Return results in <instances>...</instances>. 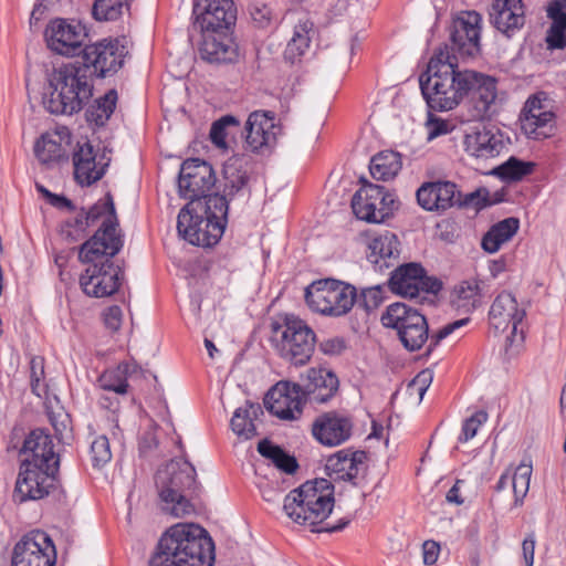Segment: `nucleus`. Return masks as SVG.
Wrapping results in <instances>:
<instances>
[{"label": "nucleus", "mask_w": 566, "mask_h": 566, "mask_svg": "<svg viewBox=\"0 0 566 566\" xmlns=\"http://www.w3.org/2000/svg\"><path fill=\"white\" fill-rule=\"evenodd\" d=\"M250 176L242 166L240 158L232 157L228 159L222 169V179L219 184L217 193L224 198L226 206L235 198L249 199L251 189L249 186Z\"/></svg>", "instance_id": "nucleus-30"}, {"label": "nucleus", "mask_w": 566, "mask_h": 566, "mask_svg": "<svg viewBox=\"0 0 566 566\" xmlns=\"http://www.w3.org/2000/svg\"><path fill=\"white\" fill-rule=\"evenodd\" d=\"M428 138L433 139L438 136L446 135L451 130L449 122L430 116L428 122Z\"/></svg>", "instance_id": "nucleus-60"}, {"label": "nucleus", "mask_w": 566, "mask_h": 566, "mask_svg": "<svg viewBox=\"0 0 566 566\" xmlns=\"http://www.w3.org/2000/svg\"><path fill=\"white\" fill-rule=\"evenodd\" d=\"M155 485L163 511L176 518L193 512L188 493L196 490V470L190 462L171 460L156 472Z\"/></svg>", "instance_id": "nucleus-7"}, {"label": "nucleus", "mask_w": 566, "mask_h": 566, "mask_svg": "<svg viewBox=\"0 0 566 566\" xmlns=\"http://www.w3.org/2000/svg\"><path fill=\"white\" fill-rule=\"evenodd\" d=\"M249 13L254 25L259 29H266L276 23L277 15L272 9L262 2H253L249 6Z\"/></svg>", "instance_id": "nucleus-49"}, {"label": "nucleus", "mask_w": 566, "mask_h": 566, "mask_svg": "<svg viewBox=\"0 0 566 566\" xmlns=\"http://www.w3.org/2000/svg\"><path fill=\"white\" fill-rule=\"evenodd\" d=\"M442 287V283L437 277L426 275V271L423 270V274H421V280H419L418 284V298L423 300L424 296L422 294L438 293Z\"/></svg>", "instance_id": "nucleus-57"}, {"label": "nucleus", "mask_w": 566, "mask_h": 566, "mask_svg": "<svg viewBox=\"0 0 566 566\" xmlns=\"http://www.w3.org/2000/svg\"><path fill=\"white\" fill-rule=\"evenodd\" d=\"M85 25L81 22L65 19L52 20L44 32L48 46L62 55H76L87 38Z\"/></svg>", "instance_id": "nucleus-19"}, {"label": "nucleus", "mask_w": 566, "mask_h": 566, "mask_svg": "<svg viewBox=\"0 0 566 566\" xmlns=\"http://www.w3.org/2000/svg\"><path fill=\"white\" fill-rule=\"evenodd\" d=\"M193 25L201 33L229 32L237 21L232 0H197L193 4Z\"/></svg>", "instance_id": "nucleus-16"}, {"label": "nucleus", "mask_w": 566, "mask_h": 566, "mask_svg": "<svg viewBox=\"0 0 566 566\" xmlns=\"http://www.w3.org/2000/svg\"><path fill=\"white\" fill-rule=\"evenodd\" d=\"M544 102L543 93L530 96L520 115L523 133L535 140L548 138L555 128V114Z\"/></svg>", "instance_id": "nucleus-20"}, {"label": "nucleus", "mask_w": 566, "mask_h": 566, "mask_svg": "<svg viewBox=\"0 0 566 566\" xmlns=\"http://www.w3.org/2000/svg\"><path fill=\"white\" fill-rule=\"evenodd\" d=\"M53 448L50 434L43 429L32 430L24 439L20 450L21 464H27V461H29L30 465L59 471L60 460Z\"/></svg>", "instance_id": "nucleus-27"}, {"label": "nucleus", "mask_w": 566, "mask_h": 566, "mask_svg": "<svg viewBox=\"0 0 566 566\" xmlns=\"http://www.w3.org/2000/svg\"><path fill=\"white\" fill-rule=\"evenodd\" d=\"M270 327V343L280 358L296 367L310 363L315 350L316 334L305 321L286 314L273 321Z\"/></svg>", "instance_id": "nucleus-8"}, {"label": "nucleus", "mask_w": 566, "mask_h": 566, "mask_svg": "<svg viewBox=\"0 0 566 566\" xmlns=\"http://www.w3.org/2000/svg\"><path fill=\"white\" fill-rule=\"evenodd\" d=\"M491 24L507 39L513 38L525 24L522 0H494L489 10Z\"/></svg>", "instance_id": "nucleus-29"}, {"label": "nucleus", "mask_w": 566, "mask_h": 566, "mask_svg": "<svg viewBox=\"0 0 566 566\" xmlns=\"http://www.w3.org/2000/svg\"><path fill=\"white\" fill-rule=\"evenodd\" d=\"M230 125H239V122L235 119V117L230 115L223 116L212 124L210 129V139L212 144H214L218 148L227 147V127Z\"/></svg>", "instance_id": "nucleus-52"}, {"label": "nucleus", "mask_w": 566, "mask_h": 566, "mask_svg": "<svg viewBox=\"0 0 566 566\" xmlns=\"http://www.w3.org/2000/svg\"><path fill=\"white\" fill-rule=\"evenodd\" d=\"M112 459L109 441L106 436L96 437L90 448V461L93 468H102Z\"/></svg>", "instance_id": "nucleus-48"}, {"label": "nucleus", "mask_w": 566, "mask_h": 566, "mask_svg": "<svg viewBox=\"0 0 566 566\" xmlns=\"http://www.w3.org/2000/svg\"><path fill=\"white\" fill-rule=\"evenodd\" d=\"M481 15L475 11L461 12L453 19L450 27V41L452 43L449 52L455 56H475L480 53L481 45ZM449 48L446 45L442 50Z\"/></svg>", "instance_id": "nucleus-18"}, {"label": "nucleus", "mask_w": 566, "mask_h": 566, "mask_svg": "<svg viewBox=\"0 0 566 566\" xmlns=\"http://www.w3.org/2000/svg\"><path fill=\"white\" fill-rule=\"evenodd\" d=\"M105 326L112 331L117 332L122 326L123 311L119 306L113 305L107 307L103 313Z\"/></svg>", "instance_id": "nucleus-55"}, {"label": "nucleus", "mask_w": 566, "mask_h": 566, "mask_svg": "<svg viewBox=\"0 0 566 566\" xmlns=\"http://www.w3.org/2000/svg\"><path fill=\"white\" fill-rule=\"evenodd\" d=\"M488 419V413L484 411H478L472 415L469 419H467L462 426V433L459 436L460 442H467L472 439L480 426L485 422Z\"/></svg>", "instance_id": "nucleus-53"}, {"label": "nucleus", "mask_w": 566, "mask_h": 566, "mask_svg": "<svg viewBox=\"0 0 566 566\" xmlns=\"http://www.w3.org/2000/svg\"><path fill=\"white\" fill-rule=\"evenodd\" d=\"M130 369V364L122 363L116 368L104 371L98 379L101 388L119 395L126 394L128 389L127 376Z\"/></svg>", "instance_id": "nucleus-44"}, {"label": "nucleus", "mask_w": 566, "mask_h": 566, "mask_svg": "<svg viewBox=\"0 0 566 566\" xmlns=\"http://www.w3.org/2000/svg\"><path fill=\"white\" fill-rule=\"evenodd\" d=\"M335 486L331 480L306 481L285 497V514L300 525L317 526L324 523L335 507Z\"/></svg>", "instance_id": "nucleus-6"}, {"label": "nucleus", "mask_w": 566, "mask_h": 566, "mask_svg": "<svg viewBox=\"0 0 566 566\" xmlns=\"http://www.w3.org/2000/svg\"><path fill=\"white\" fill-rule=\"evenodd\" d=\"M384 301V287L375 285L363 289L359 297L356 295V303L367 312L377 308Z\"/></svg>", "instance_id": "nucleus-50"}, {"label": "nucleus", "mask_w": 566, "mask_h": 566, "mask_svg": "<svg viewBox=\"0 0 566 566\" xmlns=\"http://www.w3.org/2000/svg\"><path fill=\"white\" fill-rule=\"evenodd\" d=\"M463 202L476 208H484L493 203V201L489 199V191L485 188H479L475 191L468 193Z\"/></svg>", "instance_id": "nucleus-62"}, {"label": "nucleus", "mask_w": 566, "mask_h": 566, "mask_svg": "<svg viewBox=\"0 0 566 566\" xmlns=\"http://www.w3.org/2000/svg\"><path fill=\"white\" fill-rule=\"evenodd\" d=\"M380 321L385 327L396 331L398 339L408 352L419 350L429 340L426 355H430L442 339L467 325L470 319L465 317L449 323L429 336L424 315L406 303L397 302L387 307Z\"/></svg>", "instance_id": "nucleus-4"}, {"label": "nucleus", "mask_w": 566, "mask_h": 566, "mask_svg": "<svg viewBox=\"0 0 566 566\" xmlns=\"http://www.w3.org/2000/svg\"><path fill=\"white\" fill-rule=\"evenodd\" d=\"M481 78L482 83L475 93V97L469 99V118L472 120L490 118L495 113L497 81L491 75Z\"/></svg>", "instance_id": "nucleus-33"}, {"label": "nucleus", "mask_w": 566, "mask_h": 566, "mask_svg": "<svg viewBox=\"0 0 566 566\" xmlns=\"http://www.w3.org/2000/svg\"><path fill=\"white\" fill-rule=\"evenodd\" d=\"M482 287L478 280H465L457 284L450 295L451 305L464 313H471L482 304Z\"/></svg>", "instance_id": "nucleus-37"}, {"label": "nucleus", "mask_w": 566, "mask_h": 566, "mask_svg": "<svg viewBox=\"0 0 566 566\" xmlns=\"http://www.w3.org/2000/svg\"><path fill=\"white\" fill-rule=\"evenodd\" d=\"M258 451L262 457L275 463L279 457L283 458L284 450L280 446L273 444L270 440L263 439L258 443Z\"/></svg>", "instance_id": "nucleus-61"}, {"label": "nucleus", "mask_w": 566, "mask_h": 566, "mask_svg": "<svg viewBox=\"0 0 566 566\" xmlns=\"http://www.w3.org/2000/svg\"><path fill=\"white\" fill-rule=\"evenodd\" d=\"M114 256L103 253L92 261L80 260L88 264L80 277V285L86 295L106 297L117 292L124 279V270L113 263Z\"/></svg>", "instance_id": "nucleus-11"}, {"label": "nucleus", "mask_w": 566, "mask_h": 566, "mask_svg": "<svg viewBox=\"0 0 566 566\" xmlns=\"http://www.w3.org/2000/svg\"><path fill=\"white\" fill-rule=\"evenodd\" d=\"M85 217L90 228L98 220L103 219V221L94 235L80 247L78 260L92 261L103 253L116 255L122 250L124 240L113 196L107 192L103 199L98 200L88 210L85 209Z\"/></svg>", "instance_id": "nucleus-9"}, {"label": "nucleus", "mask_w": 566, "mask_h": 566, "mask_svg": "<svg viewBox=\"0 0 566 566\" xmlns=\"http://www.w3.org/2000/svg\"><path fill=\"white\" fill-rule=\"evenodd\" d=\"M440 554V545L434 541H426L422 544V556L424 565H433L438 560Z\"/></svg>", "instance_id": "nucleus-63"}, {"label": "nucleus", "mask_w": 566, "mask_h": 566, "mask_svg": "<svg viewBox=\"0 0 566 566\" xmlns=\"http://www.w3.org/2000/svg\"><path fill=\"white\" fill-rule=\"evenodd\" d=\"M305 301L313 312L340 317L349 313L356 303V289L343 281L323 279L306 287Z\"/></svg>", "instance_id": "nucleus-10"}, {"label": "nucleus", "mask_w": 566, "mask_h": 566, "mask_svg": "<svg viewBox=\"0 0 566 566\" xmlns=\"http://www.w3.org/2000/svg\"><path fill=\"white\" fill-rule=\"evenodd\" d=\"M545 42L551 51L566 49V25L560 20L552 21Z\"/></svg>", "instance_id": "nucleus-51"}, {"label": "nucleus", "mask_w": 566, "mask_h": 566, "mask_svg": "<svg viewBox=\"0 0 566 566\" xmlns=\"http://www.w3.org/2000/svg\"><path fill=\"white\" fill-rule=\"evenodd\" d=\"M395 205L394 195L384 186L367 182L358 189L352 199L355 216L364 221L381 223L388 218Z\"/></svg>", "instance_id": "nucleus-13"}, {"label": "nucleus", "mask_w": 566, "mask_h": 566, "mask_svg": "<svg viewBox=\"0 0 566 566\" xmlns=\"http://www.w3.org/2000/svg\"><path fill=\"white\" fill-rule=\"evenodd\" d=\"M51 423L60 437V439H66L71 432V418L64 411H59L50 416Z\"/></svg>", "instance_id": "nucleus-54"}, {"label": "nucleus", "mask_w": 566, "mask_h": 566, "mask_svg": "<svg viewBox=\"0 0 566 566\" xmlns=\"http://www.w3.org/2000/svg\"><path fill=\"white\" fill-rule=\"evenodd\" d=\"M263 410L259 403L247 401L243 407L235 409L230 426L232 431L241 439L249 440L258 434L254 421Z\"/></svg>", "instance_id": "nucleus-38"}, {"label": "nucleus", "mask_w": 566, "mask_h": 566, "mask_svg": "<svg viewBox=\"0 0 566 566\" xmlns=\"http://www.w3.org/2000/svg\"><path fill=\"white\" fill-rule=\"evenodd\" d=\"M535 543L534 533L528 534L522 543L525 566H533L534 564Z\"/></svg>", "instance_id": "nucleus-64"}, {"label": "nucleus", "mask_w": 566, "mask_h": 566, "mask_svg": "<svg viewBox=\"0 0 566 566\" xmlns=\"http://www.w3.org/2000/svg\"><path fill=\"white\" fill-rule=\"evenodd\" d=\"M93 94L92 70L78 62L66 63L46 74L42 104L51 114L71 116L81 112Z\"/></svg>", "instance_id": "nucleus-2"}, {"label": "nucleus", "mask_w": 566, "mask_h": 566, "mask_svg": "<svg viewBox=\"0 0 566 566\" xmlns=\"http://www.w3.org/2000/svg\"><path fill=\"white\" fill-rule=\"evenodd\" d=\"M432 381V374L429 370L420 371L409 384V389L412 391H417L419 398L422 399L426 390L428 389L430 382Z\"/></svg>", "instance_id": "nucleus-59"}, {"label": "nucleus", "mask_w": 566, "mask_h": 566, "mask_svg": "<svg viewBox=\"0 0 566 566\" xmlns=\"http://www.w3.org/2000/svg\"><path fill=\"white\" fill-rule=\"evenodd\" d=\"M402 167L401 156L392 150L380 151L370 160L369 170L374 179L387 181L395 178Z\"/></svg>", "instance_id": "nucleus-42"}, {"label": "nucleus", "mask_w": 566, "mask_h": 566, "mask_svg": "<svg viewBox=\"0 0 566 566\" xmlns=\"http://www.w3.org/2000/svg\"><path fill=\"white\" fill-rule=\"evenodd\" d=\"M526 311L524 307H518L515 296L509 292L500 293L489 313L490 326L495 332H504L510 326L512 327L511 335L506 337L507 346H512L514 342L523 343L524 331L518 329L522 324Z\"/></svg>", "instance_id": "nucleus-17"}, {"label": "nucleus", "mask_w": 566, "mask_h": 566, "mask_svg": "<svg viewBox=\"0 0 566 566\" xmlns=\"http://www.w3.org/2000/svg\"><path fill=\"white\" fill-rule=\"evenodd\" d=\"M214 171L210 164L199 158H188L181 164L178 189L190 202L206 201L208 191L216 185Z\"/></svg>", "instance_id": "nucleus-14"}, {"label": "nucleus", "mask_w": 566, "mask_h": 566, "mask_svg": "<svg viewBox=\"0 0 566 566\" xmlns=\"http://www.w3.org/2000/svg\"><path fill=\"white\" fill-rule=\"evenodd\" d=\"M125 0H95L92 14L97 21L116 20L122 14Z\"/></svg>", "instance_id": "nucleus-47"}, {"label": "nucleus", "mask_w": 566, "mask_h": 566, "mask_svg": "<svg viewBox=\"0 0 566 566\" xmlns=\"http://www.w3.org/2000/svg\"><path fill=\"white\" fill-rule=\"evenodd\" d=\"M128 41L126 38L104 39L94 44H86L82 51L83 63L92 70L93 77L104 78L115 74L124 64L128 55Z\"/></svg>", "instance_id": "nucleus-12"}, {"label": "nucleus", "mask_w": 566, "mask_h": 566, "mask_svg": "<svg viewBox=\"0 0 566 566\" xmlns=\"http://www.w3.org/2000/svg\"><path fill=\"white\" fill-rule=\"evenodd\" d=\"M535 164L516 157L509 158L494 169V172L506 181H518L534 171Z\"/></svg>", "instance_id": "nucleus-45"}, {"label": "nucleus", "mask_w": 566, "mask_h": 566, "mask_svg": "<svg viewBox=\"0 0 566 566\" xmlns=\"http://www.w3.org/2000/svg\"><path fill=\"white\" fill-rule=\"evenodd\" d=\"M117 102L116 90H109L104 96L95 99L85 113L86 120L96 126H104L111 118Z\"/></svg>", "instance_id": "nucleus-43"}, {"label": "nucleus", "mask_w": 566, "mask_h": 566, "mask_svg": "<svg viewBox=\"0 0 566 566\" xmlns=\"http://www.w3.org/2000/svg\"><path fill=\"white\" fill-rule=\"evenodd\" d=\"M228 217L226 200L213 193L206 201L189 202L177 220L178 233L193 245L211 247L221 239Z\"/></svg>", "instance_id": "nucleus-5"}, {"label": "nucleus", "mask_w": 566, "mask_h": 566, "mask_svg": "<svg viewBox=\"0 0 566 566\" xmlns=\"http://www.w3.org/2000/svg\"><path fill=\"white\" fill-rule=\"evenodd\" d=\"M368 260L379 270L391 266V260L399 254L396 234L385 231V233L374 237L368 243Z\"/></svg>", "instance_id": "nucleus-36"}, {"label": "nucleus", "mask_w": 566, "mask_h": 566, "mask_svg": "<svg viewBox=\"0 0 566 566\" xmlns=\"http://www.w3.org/2000/svg\"><path fill=\"white\" fill-rule=\"evenodd\" d=\"M313 34L314 23L307 18L298 20L294 25L293 35L286 45L285 59L291 62L300 59L310 48Z\"/></svg>", "instance_id": "nucleus-41"}, {"label": "nucleus", "mask_w": 566, "mask_h": 566, "mask_svg": "<svg viewBox=\"0 0 566 566\" xmlns=\"http://www.w3.org/2000/svg\"><path fill=\"white\" fill-rule=\"evenodd\" d=\"M199 54L210 64H228L238 59V45L229 32L202 33Z\"/></svg>", "instance_id": "nucleus-31"}, {"label": "nucleus", "mask_w": 566, "mask_h": 566, "mask_svg": "<svg viewBox=\"0 0 566 566\" xmlns=\"http://www.w3.org/2000/svg\"><path fill=\"white\" fill-rule=\"evenodd\" d=\"M354 431L353 419L338 411L318 415L312 423L313 437L325 447H338L350 439Z\"/></svg>", "instance_id": "nucleus-25"}, {"label": "nucleus", "mask_w": 566, "mask_h": 566, "mask_svg": "<svg viewBox=\"0 0 566 566\" xmlns=\"http://www.w3.org/2000/svg\"><path fill=\"white\" fill-rule=\"evenodd\" d=\"M111 157L105 150H95L88 140L77 143L73 153L74 178L81 186L97 182L106 172Z\"/></svg>", "instance_id": "nucleus-22"}, {"label": "nucleus", "mask_w": 566, "mask_h": 566, "mask_svg": "<svg viewBox=\"0 0 566 566\" xmlns=\"http://www.w3.org/2000/svg\"><path fill=\"white\" fill-rule=\"evenodd\" d=\"M520 221L516 218H506L493 224L481 240L482 249L488 253H495L502 244L509 242L517 232Z\"/></svg>", "instance_id": "nucleus-39"}, {"label": "nucleus", "mask_w": 566, "mask_h": 566, "mask_svg": "<svg viewBox=\"0 0 566 566\" xmlns=\"http://www.w3.org/2000/svg\"><path fill=\"white\" fill-rule=\"evenodd\" d=\"M533 472L531 462H521L511 476L512 489L515 496V505H521L530 489Z\"/></svg>", "instance_id": "nucleus-46"}, {"label": "nucleus", "mask_w": 566, "mask_h": 566, "mask_svg": "<svg viewBox=\"0 0 566 566\" xmlns=\"http://www.w3.org/2000/svg\"><path fill=\"white\" fill-rule=\"evenodd\" d=\"M56 551L51 537L42 531L24 535L14 546L11 566H54Z\"/></svg>", "instance_id": "nucleus-15"}, {"label": "nucleus", "mask_w": 566, "mask_h": 566, "mask_svg": "<svg viewBox=\"0 0 566 566\" xmlns=\"http://www.w3.org/2000/svg\"><path fill=\"white\" fill-rule=\"evenodd\" d=\"M366 460L365 451L344 449L327 458L325 470L331 481H349L356 485L355 479Z\"/></svg>", "instance_id": "nucleus-32"}, {"label": "nucleus", "mask_w": 566, "mask_h": 566, "mask_svg": "<svg viewBox=\"0 0 566 566\" xmlns=\"http://www.w3.org/2000/svg\"><path fill=\"white\" fill-rule=\"evenodd\" d=\"M61 140L62 137L59 132L44 133L35 140L33 150L41 165L50 166L59 163L65 156Z\"/></svg>", "instance_id": "nucleus-40"}, {"label": "nucleus", "mask_w": 566, "mask_h": 566, "mask_svg": "<svg viewBox=\"0 0 566 566\" xmlns=\"http://www.w3.org/2000/svg\"><path fill=\"white\" fill-rule=\"evenodd\" d=\"M418 205L426 211L442 213L457 203H462L454 182L434 180L423 182L416 191Z\"/></svg>", "instance_id": "nucleus-26"}, {"label": "nucleus", "mask_w": 566, "mask_h": 566, "mask_svg": "<svg viewBox=\"0 0 566 566\" xmlns=\"http://www.w3.org/2000/svg\"><path fill=\"white\" fill-rule=\"evenodd\" d=\"M354 53V40L343 43L332 52V60L336 65L344 66L349 63Z\"/></svg>", "instance_id": "nucleus-56"}, {"label": "nucleus", "mask_w": 566, "mask_h": 566, "mask_svg": "<svg viewBox=\"0 0 566 566\" xmlns=\"http://www.w3.org/2000/svg\"><path fill=\"white\" fill-rule=\"evenodd\" d=\"M305 399L297 382L280 381L264 398L266 409L283 420H295L303 411Z\"/></svg>", "instance_id": "nucleus-24"}, {"label": "nucleus", "mask_w": 566, "mask_h": 566, "mask_svg": "<svg viewBox=\"0 0 566 566\" xmlns=\"http://www.w3.org/2000/svg\"><path fill=\"white\" fill-rule=\"evenodd\" d=\"M297 384L305 401L310 400L316 403H325L331 400L339 387L337 376L326 368H310Z\"/></svg>", "instance_id": "nucleus-28"}, {"label": "nucleus", "mask_w": 566, "mask_h": 566, "mask_svg": "<svg viewBox=\"0 0 566 566\" xmlns=\"http://www.w3.org/2000/svg\"><path fill=\"white\" fill-rule=\"evenodd\" d=\"M464 144L467 151L476 158L495 157L504 147L502 139L485 127L468 134Z\"/></svg>", "instance_id": "nucleus-35"}, {"label": "nucleus", "mask_w": 566, "mask_h": 566, "mask_svg": "<svg viewBox=\"0 0 566 566\" xmlns=\"http://www.w3.org/2000/svg\"><path fill=\"white\" fill-rule=\"evenodd\" d=\"M213 552L212 538L203 527L180 524L160 539L149 566H211Z\"/></svg>", "instance_id": "nucleus-3"}, {"label": "nucleus", "mask_w": 566, "mask_h": 566, "mask_svg": "<svg viewBox=\"0 0 566 566\" xmlns=\"http://www.w3.org/2000/svg\"><path fill=\"white\" fill-rule=\"evenodd\" d=\"M57 470L21 464L15 482L14 499L19 502L40 500L49 495L55 486Z\"/></svg>", "instance_id": "nucleus-21"}, {"label": "nucleus", "mask_w": 566, "mask_h": 566, "mask_svg": "<svg viewBox=\"0 0 566 566\" xmlns=\"http://www.w3.org/2000/svg\"><path fill=\"white\" fill-rule=\"evenodd\" d=\"M245 143L251 151L264 154L275 146L281 126L271 111H255L245 123Z\"/></svg>", "instance_id": "nucleus-23"}, {"label": "nucleus", "mask_w": 566, "mask_h": 566, "mask_svg": "<svg viewBox=\"0 0 566 566\" xmlns=\"http://www.w3.org/2000/svg\"><path fill=\"white\" fill-rule=\"evenodd\" d=\"M423 274V268L418 263H407L398 266L388 281L391 292L405 297L418 298V284Z\"/></svg>", "instance_id": "nucleus-34"}, {"label": "nucleus", "mask_w": 566, "mask_h": 566, "mask_svg": "<svg viewBox=\"0 0 566 566\" xmlns=\"http://www.w3.org/2000/svg\"><path fill=\"white\" fill-rule=\"evenodd\" d=\"M486 74L458 70L457 57L448 48L439 50L429 61L427 72L419 78L420 88L430 108L439 112L457 107L464 96L475 97L481 77Z\"/></svg>", "instance_id": "nucleus-1"}, {"label": "nucleus", "mask_w": 566, "mask_h": 566, "mask_svg": "<svg viewBox=\"0 0 566 566\" xmlns=\"http://www.w3.org/2000/svg\"><path fill=\"white\" fill-rule=\"evenodd\" d=\"M319 350L325 355H339L346 349V343L343 337H332L324 339L318 345Z\"/></svg>", "instance_id": "nucleus-58"}]
</instances>
